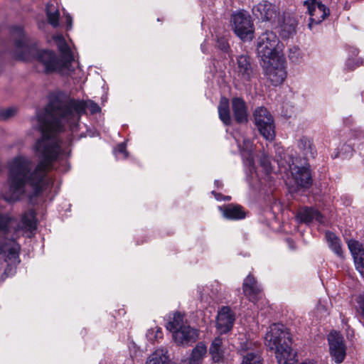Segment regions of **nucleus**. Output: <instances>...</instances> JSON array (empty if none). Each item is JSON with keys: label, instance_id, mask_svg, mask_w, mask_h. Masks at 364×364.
Segmentation results:
<instances>
[{"label": "nucleus", "instance_id": "b1692460", "mask_svg": "<svg viewBox=\"0 0 364 364\" xmlns=\"http://www.w3.org/2000/svg\"><path fill=\"white\" fill-rule=\"evenodd\" d=\"M145 364H169L166 350L163 348L156 349L149 355Z\"/></svg>", "mask_w": 364, "mask_h": 364}, {"label": "nucleus", "instance_id": "9d476101", "mask_svg": "<svg viewBox=\"0 0 364 364\" xmlns=\"http://www.w3.org/2000/svg\"><path fill=\"white\" fill-rule=\"evenodd\" d=\"M235 70L237 77L244 82L251 81L255 76L251 59L247 55H240L236 58Z\"/></svg>", "mask_w": 364, "mask_h": 364}, {"label": "nucleus", "instance_id": "9b49d317", "mask_svg": "<svg viewBox=\"0 0 364 364\" xmlns=\"http://www.w3.org/2000/svg\"><path fill=\"white\" fill-rule=\"evenodd\" d=\"M330 353L337 363L343 362L346 357V346L343 337L336 331L331 332L328 337Z\"/></svg>", "mask_w": 364, "mask_h": 364}, {"label": "nucleus", "instance_id": "f257e3e1", "mask_svg": "<svg viewBox=\"0 0 364 364\" xmlns=\"http://www.w3.org/2000/svg\"><path fill=\"white\" fill-rule=\"evenodd\" d=\"M87 109L91 114L100 112L98 105L91 100H77L62 93L50 97L44 112H38L33 119V125L38 127L42 134L34 146L40 161L33 171V163L26 156H16L9 163V186L3 192L5 200H18L23 194L36 195L43 188L44 178L52 164L65 154L58 134L66 127L75 130L81 115Z\"/></svg>", "mask_w": 364, "mask_h": 364}, {"label": "nucleus", "instance_id": "79ce46f5", "mask_svg": "<svg viewBox=\"0 0 364 364\" xmlns=\"http://www.w3.org/2000/svg\"><path fill=\"white\" fill-rule=\"evenodd\" d=\"M218 46L222 50H227L228 48V43L224 38L218 39Z\"/></svg>", "mask_w": 364, "mask_h": 364}, {"label": "nucleus", "instance_id": "f704fd0d", "mask_svg": "<svg viewBox=\"0 0 364 364\" xmlns=\"http://www.w3.org/2000/svg\"><path fill=\"white\" fill-rule=\"evenodd\" d=\"M17 113V109L14 107L0 108V121L8 120L14 117Z\"/></svg>", "mask_w": 364, "mask_h": 364}, {"label": "nucleus", "instance_id": "49530a36", "mask_svg": "<svg viewBox=\"0 0 364 364\" xmlns=\"http://www.w3.org/2000/svg\"><path fill=\"white\" fill-rule=\"evenodd\" d=\"M294 31V28L293 26L289 27V33L291 35Z\"/></svg>", "mask_w": 364, "mask_h": 364}, {"label": "nucleus", "instance_id": "cd10ccee", "mask_svg": "<svg viewBox=\"0 0 364 364\" xmlns=\"http://www.w3.org/2000/svg\"><path fill=\"white\" fill-rule=\"evenodd\" d=\"M186 325L187 324L184 323L183 316L181 313L176 312L171 320L166 325V328L173 334L174 331H178Z\"/></svg>", "mask_w": 364, "mask_h": 364}, {"label": "nucleus", "instance_id": "c03bdc74", "mask_svg": "<svg viewBox=\"0 0 364 364\" xmlns=\"http://www.w3.org/2000/svg\"><path fill=\"white\" fill-rule=\"evenodd\" d=\"M181 364H199V363H196L193 360L188 358L183 360L181 361Z\"/></svg>", "mask_w": 364, "mask_h": 364}, {"label": "nucleus", "instance_id": "39448f33", "mask_svg": "<svg viewBox=\"0 0 364 364\" xmlns=\"http://www.w3.org/2000/svg\"><path fill=\"white\" fill-rule=\"evenodd\" d=\"M278 42V38L272 31H266L259 37L257 49L262 62L280 56L277 49Z\"/></svg>", "mask_w": 364, "mask_h": 364}, {"label": "nucleus", "instance_id": "ddd939ff", "mask_svg": "<svg viewBox=\"0 0 364 364\" xmlns=\"http://www.w3.org/2000/svg\"><path fill=\"white\" fill-rule=\"evenodd\" d=\"M199 336V331L186 325L178 331H174L172 337L175 343L178 346H188L196 341Z\"/></svg>", "mask_w": 364, "mask_h": 364}, {"label": "nucleus", "instance_id": "423d86ee", "mask_svg": "<svg viewBox=\"0 0 364 364\" xmlns=\"http://www.w3.org/2000/svg\"><path fill=\"white\" fill-rule=\"evenodd\" d=\"M263 68L266 77L274 85L282 84L287 77L284 60L281 55L263 62Z\"/></svg>", "mask_w": 364, "mask_h": 364}, {"label": "nucleus", "instance_id": "37998d69", "mask_svg": "<svg viewBox=\"0 0 364 364\" xmlns=\"http://www.w3.org/2000/svg\"><path fill=\"white\" fill-rule=\"evenodd\" d=\"M117 153H122L124 155V158L127 156V154L126 151V146L124 144L122 143L119 144L115 151Z\"/></svg>", "mask_w": 364, "mask_h": 364}, {"label": "nucleus", "instance_id": "aec40b11", "mask_svg": "<svg viewBox=\"0 0 364 364\" xmlns=\"http://www.w3.org/2000/svg\"><path fill=\"white\" fill-rule=\"evenodd\" d=\"M297 220L301 223H309L314 220L319 223H324L322 215L312 208H304L300 209L296 215Z\"/></svg>", "mask_w": 364, "mask_h": 364}, {"label": "nucleus", "instance_id": "de8ad7c7", "mask_svg": "<svg viewBox=\"0 0 364 364\" xmlns=\"http://www.w3.org/2000/svg\"><path fill=\"white\" fill-rule=\"evenodd\" d=\"M301 364H316V363H314V362H311V361H306V362H304Z\"/></svg>", "mask_w": 364, "mask_h": 364}, {"label": "nucleus", "instance_id": "4be33fe9", "mask_svg": "<svg viewBox=\"0 0 364 364\" xmlns=\"http://www.w3.org/2000/svg\"><path fill=\"white\" fill-rule=\"evenodd\" d=\"M326 239L330 249L339 257L343 258V251L342 249L341 241L340 238L333 232H326Z\"/></svg>", "mask_w": 364, "mask_h": 364}, {"label": "nucleus", "instance_id": "1a4fd4ad", "mask_svg": "<svg viewBox=\"0 0 364 364\" xmlns=\"http://www.w3.org/2000/svg\"><path fill=\"white\" fill-rule=\"evenodd\" d=\"M310 16L311 28L314 24L321 23L330 14L329 9L321 3V0H306L304 1Z\"/></svg>", "mask_w": 364, "mask_h": 364}, {"label": "nucleus", "instance_id": "f3484780", "mask_svg": "<svg viewBox=\"0 0 364 364\" xmlns=\"http://www.w3.org/2000/svg\"><path fill=\"white\" fill-rule=\"evenodd\" d=\"M234 119L239 124L246 123L248 120L247 107L241 97H233L231 101Z\"/></svg>", "mask_w": 364, "mask_h": 364}, {"label": "nucleus", "instance_id": "09e8293b", "mask_svg": "<svg viewBox=\"0 0 364 364\" xmlns=\"http://www.w3.org/2000/svg\"><path fill=\"white\" fill-rule=\"evenodd\" d=\"M338 156H339V154H336L334 156V157H335V158H336V157H338Z\"/></svg>", "mask_w": 364, "mask_h": 364}, {"label": "nucleus", "instance_id": "c85d7f7f", "mask_svg": "<svg viewBox=\"0 0 364 364\" xmlns=\"http://www.w3.org/2000/svg\"><path fill=\"white\" fill-rule=\"evenodd\" d=\"M53 39L58 46L59 50L63 55V59H68L70 61V65L73 57L71 55L70 48L67 45L64 38L60 35H56L53 37Z\"/></svg>", "mask_w": 364, "mask_h": 364}, {"label": "nucleus", "instance_id": "6e6552de", "mask_svg": "<svg viewBox=\"0 0 364 364\" xmlns=\"http://www.w3.org/2000/svg\"><path fill=\"white\" fill-rule=\"evenodd\" d=\"M284 160L287 163L296 183L302 188H309L312 183L309 167L306 166H299L297 159L292 157L291 154H288L287 159L284 156Z\"/></svg>", "mask_w": 364, "mask_h": 364}, {"label": "nucleus", "instance_id": "a19ab883", "mask_svg": "<svg viewBox=\"0 0 364 364\" xmlns=\"http://www.w3.org/2000/svg\"><path fill=\"white\" fill-rule=\"evenodd\" d=\"M260 164L265 169H267V170L268 169L270 162H269L268 157L266 155H264V154L262 155V156L260 158Z\"/></svg>", "mask_w": 364, "mask_h": 364}, {"label": "nucleus", "instance_id": "6ab92c4d", "mask_svg": "<svg viewBox=\"0 0 364 364\" xmlns=\"http://www.w3.org/2000/svg\"><path fill=\"white\" fill-rule=\"evenodd\" d=\"M209 353L214 363H223L226 353V349L223 345V339L216 337L211 343L209 348Z\"/></svg>", "mask_w": 364, "mask_h": 364}, {"label": "nucleus", "instance_id": "ea45409f", "mask_svg": "<svg viewBox=\"0 0 364 364\" xmlns=\"http://www.w3.org/2000/svg\"><path fill=\"white\" fill-rule=\"evenodd\" d=\"M357 303L358 308L361 311V314L364 315V293L360 294L357 299Z\"/></svg>", "mask_w": 364, "mask_h": 364}, {"label": "nucleus", "instance_id": "f03ea898", "mask_svg": "<svg viewBox=\"0 0 364 364\" xmlns=\"http://www.w3.org/2000/svg\"><path fill=\"white\" fill-rule=\"evenodd\" d=\"M11 36L15 40L14 57L16 58L30 60L35 56L37 61L43 66L45 73L56 72L63 75L69 73L70 65L68 59L59 58L52 50H37L36 46L30 43L21 27L12 28Z\"/></svg>", "mask_w": 364, "mask_h": 364}, {"label": "nucleus", "instance_id": "7ed1b4c3", "mask_svg": "<svg viewBox=\"0 0 364 364\" xmlns=\"http://www.w3.org/2000/svg\"><path fill=\"white\" fill-rule=\"evenodd\" d=\"M264 341L270 350H274L283 346L287 348V344H291L290 333L284 325L279 323H274L269 327Z\"/></svg>", "mask_w": 364, "mask_h": 364}, {"label": "nucleus", "instance_id": "20e7f679", "mask_svg": "<svg viewBox=\"0 0 364 364\" xmlns=\"http://www.w3.org/2000/svg\"><path fill=\"white\" fill-rule=\"evenodd\" d=\"M253 117L259 133L267 140L272 141L275 136V127L270 112L265 107H259L254 111Z\"/></svg>", "mask_w": 364, "mask_h": 364}, {"label": "nucleus", "instance_id": "8fccbe9b", "mask_svg": "<svg viewBox=\"0 0 364 364\" xmlns=\"http://www.w3.org/2000/svg\"><path fill=\"white\" fill-rule=\"evenodd\" d=\"M281 165L282 166H284V163L282 161H281Z\"/></svg>", "mask_w": 364, "mask_h": 364}, {"label": "nucleus", "instance_id": "bb28decb", "mask_svg": "<svg viewBox=\"0 0 364 364\" xmlns=\"http://www.w3.org/2000/svg\"><path fill=\"white\" fill-rule=\"evenodd\" d=\"M208 348L203 342H199L193 348L190 358L199 364H203L204 358L207 355Z\"/></svg>", "mask_w": 364, "mask_h": 364}, {"label": "nucleus", "instance_id": "2f4dec72", "mask_svg": "<svg viewBox=\"0 0 364 364\" xmlns=\"http://www.w3.org/2000/svg\"><path fill=\"white\" fill-rule=\"evenodd\" d=\"M350 52H351V57H350L347 60L346 66L349 69L353 70V69H355V68L361 65L363 63V60L360 58H354V57H357V55H358L359 51L358 49L352 48Z\"/></svg>", "mask_w": 364, "mask_h": 364}, {"label": "nucleus", "instance_id": "a211bd4d", "mask_svg": "<svg viewBox=\"0 0 364 364\" xmlns=\"http://www.w3.org/2000/svg\"><path fill=\"white\" fill-rule=\"evenodd\" d=\"M36 229V221L35 213L33 210L26 212L21 218L19 223L16 225L14 230L16 232L21 231L23 234L28 233V236Z\"/></svg>", "mask_w": 364, "mask_h": 364}, {"label": "nucleus", "instance_id": "a18cd8bd", "mask_svg": "<svg viewBox=\"0 0 364 364\" xmlns=\"http://www.w3.org/2000/svg\"><path fill=\"white\" fill-rule=\"evenodd\" d=\"M66 22L68 26H70L72 24V18L70 15L66 16Z\"/></svg>", "mask_w": 364, "mask_h": 364}, {"label": "nucleus", "instance_id": "473e14b6", "mask_svg": "<svg viewBox=\"0 0 364 364\" xmlns=\"http://www.w3.org/2000/svg\"><path fill=\"white\" fill-rule=\"evenodd\" d=\"M241 364H262V360L258 353L250 351L242 356Z\"/></svg>", "mask_w": 364, "mask_h": 364}, {"label": "nucleus", "instance_id": "3c124183", "mask_svg": "<svg viewBox=\"0 0 364 364\" xmlns=\"http://www.w3.org/2000/svg\"><path fill=\"white\" fill-rule=\"evenodd\" d=\"M215 183H217V185H219V183L218 181H215Z\"/></svg>", "mask_w": 364, "mask_h": 364}, {"label": "nucleus", "instance_id": "4c0bfd02", "mask_svg": "<svg viewBox=\"0 0 364 364\" xmlns=\"http://www.w3.org/2000/svg\"><path fill=\"white\" fill-rule=\"evenodd\" d=\"M13 221V218L9 215L0 214V233L3 232L6 234L8 231V228L11 223Z\"/></svg>", "mask_w": 364, "mask_h": 364}, {"label": "nucleus", "instance_id": "5701e85b", "mask_svg": "<svg viewBox=\"0 0 364 364\" xmlns=\"http://www.w3.org/2000/svg\"><path fill=\"white\" fill-rule=\"evenodd\" d=\"M238 146L241 149V153L242 157L245 159L246 163L250 166L254 165V157L252 154V142L250 139H244L242 141V145L240 144V140L236 139Z\"/></svg>", "mask_w": 364, "mask_h": 364}, {"label": "nucleus", "instance_id": "a878e982", "mask_svg": "<svg viewBox=\"0 0 364 364\" xmlns=\"http://www.w3.org/2000/svg\"><path fill=\"white\" fill-rule=\"evenodd\" d=\"M218 114L220 120L226 125L231 123L229 100L226 97H222L218 105Z\"/></svg>", "mask_w": 364, "mask_h": 364}, {"label": "nucleus", "instance_id": "603ef678", "mask_svg": "<svg viewBox=\"0 0 364 364\" xmlns=\"http://www.w3.org/2000/svg\"><path fill=\"white\" fill-rule=\"evenodd\" d=\"M215 183H217V185H219V183L218 181H215Z\"/></svg>", "mask_w": 364, "mask_h": 364}, {"label": "nucleus", "instance_id": "f8f14e48", "mask_svg": "<svg viewBox=\"0 0 364 364\" xmlns=\"http://www.w3.org/2000/svg\"><path fill=\"white\" fill-rule=\"evenodd\" d=\"M19 245L14 240L0 242V259H4L8 266L16 265L19 262Z\"/></svg>", "mask_w": 364, "mask_h": 364}, {"label": "nucleus", "instance_id": "4468645a", "mask_svg": "<svg viewBox=\"0 0 364 364\" xmlns=\"http://www.w3.org/2000/svg\"><path fill=\"white\" fill-rule=\"evenodd\" d=\"M252 14L258 19L268 21L277 18L278 10L275 5L264 0L252 8Z\"/></svg>", "mask_w": 364, "mask_h": 364}, {"label": "nucleus", "instance_id": "c9c22d12", "mask_svg": "<svg viewBox=\"0 0 364 364\" xmlns=\"http://www.w3.org/2000/svg\"><path fill=\"white\" fill-rule=\"evenodd\" d=\"M146 336L149 341H154L159 338H161L163 337V333L160 327L154 326L148 330Z\"/></svg>", "mask_w": 364, "mask_h": 364}, {"label": "nucleus", "instance_id": "7c9ffc66", "mask_svg": "<svg viewBox=\"0 0 364 364\" xmlns=\"http://www.w3.org/2000/svg\"><path fill=\"white\" fill-rule=\"evenodd\" d=\"M46 14L48 22L53 26L59 25L60 13L58 9L53 4H48L46 6Z\"/></svg>", "mask_w": 364, "mask_h": 364}, {"label": "nucleus", "instance_id": "412c9836", "mask_svg": "<svg viewBox=\"0 0 364 364\" xmlns=\"http://www.w3.org/2000/svg\"><path fill=\"white\" fill-rule=\"evenodd\" d=\"M275 356L279 364H296V353L292 350L291 344L274 350Z\"/></svg>", "mask_w": 364, "mask_h": 364}, {"label": "nucleus", "instance_id": "dca6fc26", "mask_svg": "<svg viewBox=\"0 0 364 364\" xmlns=\"http://www.w3.org/2000/svg\"><path fill=\"white\" fill-rule=\"evenodd\" d=\"M243 292L252 302H256L262 296V289L252 275H248L244 280Z\"/></svg>", "mask_w": 364, "mask_h": 364}, {"label": "nucleus", "instance_id": "72a5a7b5", "mask_svg": "<svg viewBox=\"0 0 364 364\" xmlns=\"http://www.w3.org/2000/svg\"><path fill=\"white\" fill-rule=\"evenodd\" d=\"M347 243L353 257L358 256V255H361V253H364V250L362 247L361 244L357 240H349Z\"/></svg>", "mask_w": 364, "mask_h": 364}, {"label": "nucleus", "instance_id": "0eeeda50", "mask_svg": "<svg viewBox=\"0 0 364 364\" xmlns=\"http://www.w3.org/2000/svg\"><path fill=\"white\" fill-rule=\"evenodd\" d=\"M235 34L242 41H251L254 36L253 23L250 14L246 11L235 14L232 18Z\"/></svg>", "mask_w": 364, "mask_h": 364}, {"label": "nucleus", "instance_id": "e433bc0d", "mask_svg": "<svg viewBox=\"0 0 364 364\" xmlns=\"http://www.w3.org/2000/svg\"><path fill=\"white\" fill-rule=\"evenodd\" d=\"M289 58L291 62L299 63L303 59V54L298 47H293L289 49Z\"/></svg>", "mask_w": 364, "mask_h": 364}, {"label": "nucleus", "instance_id": "2eb2a0df", "mask_svg": "<svg viewBox=\"0 0 364 364\" xmlns=\"http://www.w3.org/2000/svg\"><path fill=\"white\" fill-rule=\"evenodd\" d=\"M235 318L232 311L228 306H223L218 313L216 327L220 333L230 331L234 324Z\"/></svg>", "mask_w": 364, "mask_h": 364}, {"label": "nucleus", "instance_id": "c756f323", "mask_svg": "<svg viewBox=\"0 0 364 364\" xmlns=\"http://www.w3.org/2000/svg\"><path fill=\"white\" fill-rule=\"evenodd\" d=\"M298 146L300 150L303 151V154L306 159L314 157L315 151L312 142L309 139L305 136L301 137L299 141Z\"/></svg>", "mask_w": 364, "mask_h": 364}, {"label": "nucleus", "instance_id": "58836bf2", "mask_svg": "<svg viewBox=\"0 0 364 364\" xmlns=\"http://www.w3.org/2000/svg\"><path fill=\"white\" fill-rule=\"evenodd\" d=\"M356 269L364 278V252L353 257Z\"/></svg>", "mask_w": 364, "mask_h": 364}, {"label": "nucleus", "instance_id": "393cba45", "mask_svg": "<svg viewBox=\"0 0 364 364\" xmlns=\"http://www.w3.org/2000/svg\"><path fill=\"white\" fill-rule=\"evenodd\" d=\"M223 214L230 220H240L245 217V213L240 205H228L223 208Z\"/></svg>", "mask_w": 364, "mask_h": 364}]
</instances>
